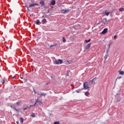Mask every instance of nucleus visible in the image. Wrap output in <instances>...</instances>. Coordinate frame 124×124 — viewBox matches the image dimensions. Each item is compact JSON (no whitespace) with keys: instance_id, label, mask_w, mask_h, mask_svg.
Segmentation results:
<instances>
[{"instance_id":"obj_33","label":"nucleus","mask_w":124,"mask_h":124,"mask_svg":"<svg viewBox=\"0 0 124 124\" xmlns=\"http://www.w3.org/2000/svg\"><path fill=\"white\" fill-rule=\"evenodd\" d=\"M116 38H117V35H114V39H116Z\"/></svg>"},{"instance_id":"obj_37","label":"nucleus","mask_w":124,"mask_h":124,"mask_svg":"<svg viewBox=\"0 0 124 124\" xmlns=\"http://www.w3.org/2000/svg\"><path fill=\"white\" fill-rule=\"evenodd\" d=\"M13 109H14V110H15V109H16V108H15V106H14V107L13 108Z\"/></svg>"},{"instance_id":"obj_44","label":"nucleus","mask_w":124,"mask_h":124,"mask_svg":"<svg viewBox=\"0 0 124 124\" xmlns=\"http://www.w3.org/2000/svg\"><path fill=\"white\" fill-rule=\"evenodd\" d=\"M44 16H42V18H44Z\"/></svg>"},{"instance_id":"obj_28","label":"nucleus","mask_w":124,"mask_h":124,"mask_svg":"<svg viewBox=\"0 0 124 124\" xmlns=\"http://www.w3.org/2000/svg\"><path fill=\"white\" fill-rule=\"evenodd\" d=\"M54 124H60V122H55L54 123Z\"/></svg>"},{"instance_id":"obj_26","label":"nucleus","mask_w":124,"mask_h":124,"mask_svg":"<svg viewBox=\"0 0 124 124\" xmlns=\"http://www.w3.org/2000/svg\"><path fill=\"white\" fill-rule=\"evenodd\" d=\"M32 106H30V107H28V108H24V110H28V109H29V108H31V107Z\"/></svg>"},{"instance_id":"obj_16","label":"nucleus","mask_w":124,"mask_h":124,"mask_svg":"<svg viewBox=\"0 0 124 124\" xmlns=\"http://www.w3.org/2000/svg\"><path fill=\"white\" fill-rule=\"evenodd\" d=\"M95 79H96V78H93L92 80H90V82H91L92 84H93V82L94 81V80H95Z\"/></svg>"},{"instance_id":"obj_11","label":"nucleus","mask_w":124,"mask_h":124,"mask_svg":"<svg viewBox=\"0 0 124 124\" xmlns=\"http://www.w3.org/2000/svg\"><path fill=\"white\" fill-rule=\"evenodd\" d=\"M109 13H110L107 12V11H105V14H106L107 16H109Z\"/></svg>"},{"instance_id":"obj_18","label":"nucleus","mask_w":124,"mask_h":124,"mask_svg":"<svg viewBox=\"0 0 124 124\" xmlns=\"http://www.w3.org/2000/svg\"><path fill=\"white\" fill-rule=\"evenodd\" d=\"M31 117H32V118L35 117V113H33L31 115Z\"/></svg>"},{"instance_id":"obj_42","label":"nucleus","mask_w":124,"mask_h":124,"mask_svg":"<svg viewBox=\"0 0 124 124\" xmlns=\"http://www.w3.org/2000/svg\"><path fill=\"white\" fill-rule=\"evenodd\" d=\"M49 12H50V11H49V10L48 11V12H47V13H49Z\"/></svg>"},{"instance_id":"obj_22","label":"nucleus","mask_w":124,"mask_h":124,"mask_svg":"<svg viewBox=\"0 0 124 124\" xmlns=\"http://www.w3.org/2000/svg\"><path fill=\"white\" fill-rule=\"evenodd\" d=\"M90 41H91V39H89V40H86L85 41V42H86V43H88L89 42H90Z\"/></svg>"},{"instance_id":"obj_5","label":"nucleus","mask_w":124,"mask_h":124,"mask_svg":"<svg viewBox=\"0 0 124 124\" xmlns=\"http://www.w3.org/2000/svg\"><path fill=\"white\" fill-rule=\"evenodd\" d=\"M70 10H61V12L62 13H63V14H65V13H67L68 12H70Z\"/></svg>"},{"instance_id":"obj_14","label":"nucleus","mask_w":124,"mask_h":124,"mask_svg":"<svg viewBox=\"0 0 124 124\" xmlns=\"http://www.w3.org/2000/svg\"><path fill=\"white\" fill-rule=\"evenodd\" d=\"M119 11L120 12H123V11H124V8H121L119 9Z\"/></svg>"},{"instance_id":"obj_4","label":"nucleus","mask_w":124,"mask_h":124,"mask_svg":"<svg viewBox=\"0 0 124 124\" xmlns=\"http://www.w3.org/2000/svg\"><path fill=\"white\" fill-rule=\"evenodd\" d=\"M122 100V97H121V95H119L117 97V99H116V103H118V102H120Z\"/></svg>"},{"instance_id":"obj_36","label":"nucleus","mask_w":124,"mask_h":124,"mask_svg":"<svg viewBox=\"0 0 124 124\" xmlns=\"http://www.w3.org/2000/svg\"><path fill=\"white\" fill-rule=\"evenodd\" d=\"M74 62V60H72L71 61V62H72H72Z\"/></svg>"},{"instance_id":"obj_6","label":"nucleus","mask_w":124,"mask_h":124,"mask_svg":"<svg viewBox=\"0 0 124 124\" xmlns=\"http://www.w3.org/2000/svg\"><path fill=\"white\" fill-rule=\"evenodd\" d=\"M108 31V29L105 28L103 30V31L101 32L102 34H104L107 32Z\"/></svg>"},{"instance_id":"obj_2","label":"nucleus","mask_w":124,"mask_h":124,"mask_svg":"<svg viewBox=\"0 0 124 124\" xmlns=\"http://www.w3.org/2000/svg\"><path fill=\"white\" fill-rule=\"evenodd\" d=\"M83 87L85 90H88V89H90L88 82H85L83 83Z\"/></svg>"},{"instance_id":"obj_32","label":"nucleus","mask_w":124,"mask_h":124,"mask_svg":"<svg viewBox=\"0 0 124 124\" xmlns=\"http://www.w3.org/2000/svg\"><path fill=\"white\" fill-rule=\"evenodd\" d=\"M15 111H16V112H18V113L20 112L19 111V110L17 109L16 108H15Z\"/></svg>"},{"instance_id":"obj_45","label":"nucleus","mask_w":124,"mask_h":124,"mask_svg":"<svg viewBox=\"0 0 124 124\" xmlns=\"http://www.w3.org/2000/svg\"><path fill=\"white\" fill-rule=\"evenodd\" d=\"M21 79H23V78H21Z\"/></svg>"},{"instance_id":"obj_25","label":"nucleus","mask_w":124,"mask_h":124,"mask_svg":"<svg viewBox=\"0 0 124 124\" xmlns=\"http://www.w3.org/2000/svg\"><path fill=\"white\" fill-rule=\"evenodd\" d=\"M107 58H108V54L106 55L105 56V60H107Z\"/></svg>"},{"instance_id":"obj_46","label":"nucleus","mask_w":124,"mask_h":124,"mask_svg":"<svg viewBox=\"0 0 124 124\" xmlns=\"http://www.w3.org/2000/svg\"><path fill=\"white\" fill-rule=\"evenodd\" d=\"M15 77H14L13 78H14Z\"/></svg>"},{"instance_id":"obj_7","label":"nucleus","mask_w":124,"mask_h":124,"mask_svg":"<svg viewBox=\"0 0 124 124\" xmlns=\"http://www.w3.org/2000/svg\"><path fill=\"white\" fill-rule=\"evenodd\" d=\"M91 47V43L88 44L86 46H85V50H89L90 48Z\"/></svg>"},{"instance_id":"obj_8","label":"nucleus","mask_w":124,"mask_h":124,"mask_svg":"<svg viewBox=\"0 0 124 124\" xmlns=\"http://www.w3.org/2000/svg\"><path fill=\"white\" fill-rule=\"evenodd\" d=\"M38 95H41V96H46V93H42L41 94L37 93Z\"/></svg>"},{"instance_id":"obj_43","label":"nucleus","mask_w":124,"mask_h":124,"mask_svg":"<svg viewBox=\"0 0 124 124\" xmlns=\"http://www.w3.org/2000/svg\"><path fill=\"white\" fill-rule=\"evenodd\" d=\"M107 54H108V50H107Z\"/></svg>"},{"instance_id":"obj_19","label":"nucleus","mask_w":124,"mask_h":124,"mask_svg":"<svg viewBox=\"0 0 124 124\" xmlns=\"http://www.w3.org/2000/svg\"><path fill=\"white\" fill-rule=\"evenodd\" d=\"M20 120L21 123H24V118H23V117H20Z\"/></svg>"},{"instance_id":"obj_9","label":"nucleus","mask_w":124,"mask_h":124,"mask_svg":"<svg viewBox=\"0 0 124 124\" xmlns=\"http://www.w3.org/2000/svg\"><path fill=\"white\" fill-rule=\"evenodd\" d=\"M35 5H38V4L35 3V4H31L29 5L30 7H33Z\"/></svg>"},{"instance_id":"obj_41","label":"nucleus","mask_w":124,"mask_h":124,"mask_svg":"<svg viewBox=\"0 0 124 124\" xmlns=\"http://www.w3.org/2000/svg\"><path fill=\"white\" fill-rule=\"evenodd\" d=\"M7 49H9V47L8 46H6Z\"/></svg>"},{"instance_id":"obj_35","label":"nucleus","mask_w":124,"mask_h":124,"mask_svg":"<svg viewBox=\"0 0 124 124\" xmlns=\"http://www.w3.org/2000/svg\"><path fill=\"white\" fill-rule=\"evenodd\" d=\"M111 46V44H109V45H108V49L109 48H110V46Z\"/></svg>"},{"instance_id":"obj_39","label":"nucleus","mask_w":124,"mask_h":124,"mask_svg":"<svg viewBox=\"0 0 124 124\" xmlns=\"http://www.w3.org/2000/svg\"><path fill=\"white\" fill-rule=\"evenodd\" d=\"M11 108H13V106L12 105L10 106Z\"/></svg>"},{"instance_id":"obj_40","label":"nucleus","mask_w":124,"mask_h":124,"mask_svg":"<svg viewBox=\"0 0 124 124\" xmlns=\"http://www.w3.org/2000/svg\"><path fill=\"white\" fill-rule=\"evenodd\" d=\"M16 124H19V121H17V122H16Z\"/></svg>"},{"instance_id":"obj_24","label":"nucleus","mask_w":124,"mask_h":124,"mask_svg":"<svg viewBox=\"0 0 124 124\" xmlns=\"http://www.w3.org/2000/svg\"><path fill=\"white\" fill-rule=\"evenodd\" d=\"M40 4L42 5H44V2L43 1H40Z\"/></svg>"},{"instance_id":"obj_29","label":"nucleus","mask_w":124,"mask_h":124,"mask_svg":"<svg viewBox=\"0 0 124 124\" xmlns=\"http://www.w3.org/2000/svg\"><path fill=\"white\" fill-rule=\"evenodd\" d=\"M67 62L69 64H70L72 63L71 61H67Z\"/></svg>"},{"instance_id":"obj_10","label":"nucleus","mask_w":124,"mask_h":124,"mask_svg":"<svg viewBox=\"0 0 124 124\" xmlns=\"http://www.w3.org/2000/svg\"><path fill=\"white\" fill-rule=\"evenodd\" d=\"M51 5H54V4H56V1L55 0H53L51 2Z\"/></svg>"},{"instance_id":"obj_15","label":"nucleus","mask_w":124,"mask_h":124,"mask_svg":"<svg viewBox=\"0 0 124 124\" xmlns=\"http://www.w3.org/2000/svg\"><path fill=\"white\" fill-rule=\"evenodd\" d=\"M40 23V21L39 19L37 20L36 21V25H39V23Z\"/></svg>"},{"instance_id":"obj_13","label":"nucleus","mask_w":124,"mask_h":124,"mask_svg":"<svg viewBox=\"0 0 124 124\" xmlns=\"http://www.w3.org/2000/svg\"><path fill=\"white\" fill-rule=\"evenodd\" d=\"M85 95H86V96L90 95V93L89 92H85Z\"/></svg>"},{"instance_id":"obj_23","label":"nucleus","mask_w":124,"mask_h":124,"mask_svg":"<svg viewBox=\"0 0 124 124\" xmlns=\"http://www.w3.org/2000/svg\"><path fill=\"white\" fill-rule=\"evenodd\" d=\"M42 22V23H46V22H47V20H46V19H43Z\"/></svg>"},{"instance_id":"obj_12","label":"nucleus","mask_w":124,"mask_h":124,"mask_svg":"<svg viewBox=\"0 0 124 124\" xmlns=\"http://www.w3.org/2000/svg\"><path fill=\"white\" fill-rule=\"evenodd\" d=\"M119 73L120 74V75H124V72L122 71H119Z\"/></svg>"},{"instance_id":"obj_17","label":"nucleus","mask_w":124,"mask_h":124,"mask_svg":"<svg viewBox=\"0 0 124 124\" xmlns=\"http://www.w3.org/2000/svg\"><path fill=\"white\" fill-rule=\"evenodd\" d=\"M62 42H63V43H65V42H66V40H65V38L64 37L62 38Z\"/></svg>"},{"instance_id":"obj_31","label":"nucleus","mask_w":124,"mask_h":124,"mask_svg":"<svg viewBox=\"0 0 124 124\" xmlns=\"http://www.w3.org/2000/svg\"><path fill=\"white\" fill-rule=\"evenodd\" d=\"M33 92L34 93H36V92L35 90H34V88H33Z\"/></svg>"},{"instance_id":"obj_34","label":"nucleus","mask_w":124,"mask_h":124,"mask_svg":"<svg viewBox=\"0 0 124 124\" xmlns=\"http://www.w3.org/2000/svg\"><path fill=\"white\" fill-rule=\"evenodd\" d=\"M28 81V79L27 78L24 79V82H27Z\"/></svg>"},{"instance_id":"obj_20","label":"nucleus","mask_w":124,"mask_h":124,"mask_svg":"<svg viewBox=\"0 0 124 124\" xmlns=\"http://www.w3.org/2000/svg\"><path fill=\"white\" fill-rule=\"evenodd\" d=\"M55 46V47H57V46H58V45H51V46H49V49H51V48H52V47H54V46Z\"/></svg>"},{"instance_id":"obj_27","label":"nucleus","mask_w":124,"mask_h":124,"mask_svg":"<svg viewBox=\"0 0 124 124\" xmlns=\"http://www.w3.org/2000/svg\"><path fill=\"white\" fill-rule=\"evenodd\" d=\"M4 82H5L4 80H3L2 81H1V83L2 85H4Z\"/></svg>"},{"instance_id":"obj_1","label":"nucleus","mask_w":124,"mask_h":124,"mask_svg":"<svg viewBox=\"0 0 124 124\" xmlns=\"http://www.w3.org/2000/svg\"><path fill=\"white\" fill-rule=\"evenodd\" d=\"M54 64H62V60L61 59L55 60L54 61Z\"/></svg>"},{"instance_id":"obj_30","label":"nucleus","mask_w":124,"mask_h":124,"mask_svg":"<svg viewBox=\"0 0 124 124\" xmlns=\"http://www.w3.org/2000/svg\"><path fill=\"white\" fill-rule=\"evenodd\" d=\"M20 103H21V102H16V105H20Z\"/></svg>"},{"instance_id":"obj_38","label":"nucleus","mask_w":124,"mask_h":124,"mask_svg":"<svg viewBox=\"0 0 124 124\" xmlns=\"http://www.w3.org/2000/svg\"><path fill=\"white\" fill-rule=\"evenodd\" d=\"M122 78L121 77L117 78V79H121Z\"/></svg>"},{"instance_id":"obj_3","label":"nucleus","mask_w":124,"mask_h":124,"mask_svg":"<svg viewBox=\"0 0 124 124\" xmlns=\"http://www.w3.org/2000/svg\"><path fill=\"white\" fill-rule=\"evenodd\" d=\"M39 104L40 105H41V104H42V102L40 101H38V98H37V99H35V102L34 105V106H35V105H36V104Z\"/></svg>"},{"instance_id":"obj_21","label":"nucleus","mask_w":124,"mask_h":124,"mask_svg":"<svg viewBox=\"0 0 124 124\" xmlns=\"http://www.w3.org/2000/svg\"><path fill=\"white\" fill-rule=\"evenodd\" d=\"M81 91L82 90L81 89H79L78 90H76V93H81Z\"/></svg>"}]
</instances>
